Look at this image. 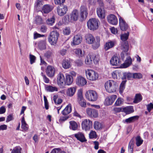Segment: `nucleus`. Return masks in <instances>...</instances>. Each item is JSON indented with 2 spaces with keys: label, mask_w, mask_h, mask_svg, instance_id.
I'll return each instance as SVG.
<instances>
[{
  "label": "nucleus",
  "mask_w": 153,
  "mask_h": 153,
  "mask_svg": "<svg viewBox=\"0 0 153 153\" xmlns=\"http://www.w3.org/2000/svg\"><path fill=\"white\" fill-rule=\"evenodd\" d=\"M86 42L89 44H92V48L94 50L97 49L100 46V39L99 37L95 38L91 34H86L85 36Z\"/></svg>",
  "instance_id": "obj_1"
},
{
  "label": "nucleus",
  "mask_w": 153,
  "mask_h": 153,
  "mask_svg": "<svg viewBox=\"0 0 153 153\" xmlns=\"http://www.w3.org/2000/svg\"><path fill=\"white\" fill-rule=\"evenodd\" d=\"M105 87L106 91L111 93L116 91L118 85L116 82L112 80H109L105 82Z\"/></svg>",
  "instance_id": "obj_2"
},
{
  "label": "nucleus",
  "mask_w": 153,
  "mask_h": 153,
  "mask_svg": "<svg viewBox=\"0 0 153 153\" xmlns=\"http://www.w3.org/2000/svg\"><path fill=\"white\" fill-rule=\"evenodd\" d=\"M100 22L98 19L95 18L90 19L87 22V25L88 28L90 30H94L98 27Z\"/></svg>",
  "instance_id": "obj_3"
},
{
  "label": "nucleus",
  "mask_w": 153,
  "mask_h": 153,
  "mask_svg": "<svg viewBox=\"0 0 153 153\" xmlns=\"http://www.w3.org/2000/svg\"><path fill=\"white\" fill-rule=\"evenodd\" d=\"M85 73L87 79L90 81H95L98 78V74L93 70L87 69L85 70Z\"/></svg>",
  "instance_id": "obj_4"
},
{
  "label": "nucleus",
  "mask_w": 153,
  "mask_h": 153,
  "mask_svg": "<svg viewBox=\"0 0 153 153\" xmlns=\"http://www.w3.org/2000/svg\"><path fill=\"white\" fill-rule=\"evenodd\" d=\"M59 33L56 30L52 31L48 37V41L51 45L55 46L57 43Z\"/></svg>",
  "instance_id": "obj_5"
},
{
  "label": "nucleus",
  "mask_w": 153,
  "mask_h": 153,
  "mask_svg": "<svg viewBox=\"0 0 153 153\" xmlns=\"http://www.w3.org/2000/svg\"><path fill=\"white\" fill-rule=\"evenodd\" d=\"M87 99L90 101H95L98 98L97 94L96 91L93 90H88L85 94Z\"/></svg>",
  "instance_id": "obj_6"
},
{
  "label": "nucleus",
  "mask_w": 153,
  "mask_h": 153,
  "mask_svg": "<svg viewBox=\"0 0 153 153\" xmlns=\"http://www.w3.org/2000/svg\"><path fill=\"white\" fill-rule=\"evenodd\" d=\"M92 122L89 119L84 120L81 123L82 127L83 130L86 131H89L92 127Z\"/></svg>",
  "instance_id": "obj_7"
},
{
  "label": "nucleus",
  "mask_w": 153,
  "mask_h": 153,
  "mask_svg": "<svg viewBox=\"0 0 153 153\" xmlns=\"http://www.w3.org/2000/svg\"><path fill=\"white\" fill-rule=\"evenodd\" d=\"M78 102L82 107H85L86 106V102L83 98L82 92L81 91H78L77 93Z\"/></svg>",
  "instance_id": "obj_8"
},
{
  "label": "nucleus",
  "mask_w": 153,
  "mask_h": 153,
  "mask_svg": "<svg viewBox=\"0 0 153 153\" xmlns=\"http://www.w3.org/2000/svg\"><path fill=\"white\" fill-rule=\"evenodd\" d=\"M65 78L64 75L62 74L59 73L58 76L57 83L61 87H63L65 85Z\"/></svg>",
  "instance_id": "obj_9"
},
{
  "label": "nucleus",
  "mask_w": 153,
  "mask_h": 153,
  "mask_svg": "<svg viewBox=\"0 0 153 153\" xmlns=\"http://www.w3.org/2000/svg\"><path fill=\"white\" fill-rule=\"evenodd\" d=\"M108 22L110 24L113 25H116L117 24L118 21L116 17L114 15L110 14L107 17Z\"/></svg>",
  "instance_id": "obj_10"
},
{
  "label": "nucleus",
  "mask_w": 153,
  "mask_h": 153,
  "mask_svg": "<svg viewBox=\"0 0 153 153\" xmlns=\"http://www.w3.org/2000/svg\"><path fill=\"white\" fill-rule=\"evenodd\" d=\"M57 11L58 15L60 16H62L67 13L68 8L66 5H64L61 7H57Z\"/></svg>",
  "instance_id": "obj_11"
},
{
  "label": "nucleus",
  "mask_w": 153,
  "mask_h": 153,
  "mask_svg": "<svg viewBox=\"0 0 153 153\" xmlns=\"http://www.w3.org/2000/svg\"><path fill=\"white\" fill-rule=\"evenodd\" d=\"M116 98L117 96L116 95H113L106 97L104 102V104L106 105H111Z\"/></svg>",
  "instance_id": "obj_12"
},
{
  "label": "nucleus",
  "mask_w": 153,
  "mask_h": 153,
  "mask_svg": "<svg viewBox=\"0 0 153 153\" xmlns=\"http://www.w3.org/2000/svg\"><path fill=\"white\" fill-rule=\"evenodd\" d=\"M88 115L91 117H97L98 116V112L96 110L90 108H88L86 110Z\"/></svg>",
  "instance_id": "obj_13"
},
{
  "label": "nucleus",
  "mask_w": 153,
  "mask_h": 153,
  "mask_svg": "<svg viewBox=\"0 0 153 153\" xmlns=\"http://www.w3.org/2000/svg\"><path fill=\"white\" fill-rule=\"evenodd\" d=\"M55 72L54 67L52 66L48 65L46 68V73L47 75L49 77H52L54 76Z\"/></svg>",
  "instance_id": "obj_14"
},
{
  "label": "nucleus",
  "mask_w": 153,
  "mask_h": 153,
  "mask_svg": "<svg viewBox=\"0 0 153 153\" xmlns=\"http://www.w3.org/2000/svg\"><path fill=\"white\" fill-rule=\"evenodd\" d=\"M76 82L77 85L80 86H82L86 84L87 81L84 77L81 76H79L77 77Z\"/></svg>",
  "instance_id": "obj_15"
},
{
  "label": "nucleus",
  "mask_w": 153,
  "mask_h": 153,
  "mask_svg": "<svg viewBox=\"0 0 153 153\" xmlns=\"http://www.w3.org/2000/svg\"><path fill=\"white\" fill-rule=\"evenodd\" d=\"M78 17V12L76 10H73L70 14V19L68 20L69 22H72L74 21H76Z\"/></svg>",
  "instance_id": "obj_16"
},
{
  "label": "nucleus",
  "mask_w": 153,
  "mask_h": 153,
  "mask_svg": "<svg viewBox=\"0 0 153 153\" xmlns=\"http://www.w3.org/2000/svg\"><path fill=\"white\" fill-rule=\"evenodd\" d=\"M110 63L112 65H120L121 64L119 58L116 55H114L111 58L110 60Z\"/></svg>",
  "instance_id": "obj_17"
},
{
  "label": "nucleus",
  "mask_w": 153,
  "mask_h": 153,
  "mask_svg": "<svg viewBox=\"0 0 153 153\" xmlns=\"http://www.w3.org/2000/svg\"><path fill=\"white\" fill-rule=\"evenodd\" d=\"M119 21L121 30L123 31L126 30L128 28L127 24L120 16L119 17Z\"/></svg>",
  "instance_id": "obj_18"
},
{
  "label": "nucleus",
  "mask_w": 153,
  "mask_h": 153,
  "mask_svg": "<svg viewBox=\"0 0 153 153\" xmlns=\"http://www.w3.org/2000/svg\"><path fill=\"white\" fill-rule=\"evenodd\" d=\"M82 41L81 36L79 35H76L73 37L71 44L73 45H78L81 43Z\"/></svg>",
  "instance_id": "obj_19"
},
{
  "label": "nucleus",
  "mask_w": 153,
  "mask_h": 153,
  "mask_svg": "<svg viewBox=\"0 0 153 153\" xmlns=\"http://www.w3.org/2000/svg\"><path fill=\"white\" fill-rule=\"evenodd\" d=\"M53 9L52 5L49 4H45L43 6L42 12L43 13H48L51 11Z\"/></svg>",
  "instance_id": "obj_20"
},
{
  "label": "nucleus",
  "mask_w": 153,
  "mask_h": 153,
  "mask_svg": "<svg viewBox=\"0 0 153 153\" xmlns=\"http://www.w3.org/2000/svg\"><path fill=\"white\" fill-rule=\"evenodd\" d=\"M80 15L82 18H86L88 15L87 8L85 6H82L80 7Z\"/></svg>",
  "instance_id": "obj_21"
},
{
  "label": "nucleus",
  "mask_w": 153,
  "mask_h": 153,
  "mask_svg": "<svg viewBox=\"0 0 153 153\" xmlns=\"http://www.w3.org/2000/svg\"><path fill=\"white\" fill-rule=\"evenodd\" d=\"M132 63V59L130 57H128L126 60L125 62L120 65L122 68H126L129 67Z\"/></svg>",
  "instance_id": "obj_22"
},
{
  "label": "nucleus",
  "mask_w": 153,
  "mask_h": 153,
  "mask_svg": "<svg viewBox=\"0 0 153 153\" xmlns=\"http://www.w3.org/2000/svg\"><path fill=\"white\" fill-rule=\"evenodd\" d=\"M74 136L78 140L82 142H84L87 141L83 134L81 132H79L75 134Z\"/></svg>",
  "instance_id": "obj_23"
},
{
  "label": "nucleus",
  "mask_w": 153,
  "mask_h": 153,
  "mask_svg": "<svg viewBox=\"0 0 153 153\" xmlns=\"http://www.w3.org/2000/svg\"><path fill=\"white\" fill-rule=\"evenodd\" d=\"M73 52L77 57L79 58H82L84 56V53L80 48L75 49L73 50Z\"/></svg>",
  "instance_id": "obj_24"
},
{
  "label": "nucleus",
  "mask_w": 153,
  "mask_h": 153,
  "mask_svg": "<svg viewBox=\"0 0 153 153\" xmlns=\"http://www.w3.org/2000/svg\"><path fill=\"white\" fill-rule=\"evenodd\" d=\"M97 12L98 16L101 19L105 17V10L103 8L99 7L97 9Z\"/></svg>",
  "instance_id": "obj_25"
},
{
  "label": "nucleus",
  "mask_w": 153,
  "mask_h": 153,
  "mask_svg": "<svg viewBox=\"0 0 153 153\" xmlns=\"http://www.w3.org/2000/svg\"><path fill=\"white\" fill-rule=\"evenodd\" d=\"M76 90L75 87H71L67 89L66 94L69 97L73 96Z\"/></svg>",
  "instance_id": "obj_26"
},
{
  "label": "nucleus",
  "mask_w": 153,
  "mask_h": 153,
  "mask_svg": "<svg viewBox=\"0 0 153 153\" xmlns=\"http://www.w3.org/2000/svg\"><path fill=\"white\" fill-rule=\"evenodd\" d=\"M46 39L41 40L38 42V46L41 50H44L46 48Z\"/></svg>",
  "instance_id": "obj_27"
},
{
  "label": "nucleus",
  "mask_w": 153,
  "mask_h": 153,
  "mask_svg": "<svg viewBox=\"0 0 153 153\" xmlns=\"http://www.w3.org/2000/svg\"><path fill=\"white\" fill-rule=\"evenodd\" d=\"M71 111V104H68L62 111V113L64 115H66L69 114Z\"/></svg>",
  "instance_id": "obj_28"
},
{
  "label": "nucleus",
  "mask_w": 153,
  "mask_h": 153,
  "mask_svg": "<svg viewBox=\"0 0 153 153\" xmlns=\"http://www.w3.org/2000/svg\"><path fill=\"white\" fill-rule=\"evenodd\" d=\"M65 78V84H66L68 85H71L73 82V77L71 76L70 74H66Z\"/></svg>",
  "instance_id": "obj_29"
},
{
  "label": "nucleus",
  "mask_w": 153,
  "mask_h": 153,
  "mask_svg": "<svg viewBox=\"0 0 153 153\" xmlns=\"http://www.w3.org/2000/svg\"><path fill=\"white\" fill-rule=\"evenodd\" d=\"M122 49L125 53H127L129 49V45L127 42H123L122 44Z\"/></svg>",
  "instance_id": "obj_30"
},
{
  "label": "nucleus",
  "mask_w": 153,
  "mask_h": 153,
  "mask_svg": "<svg viewBox=\"0 0 153 153\" xmlns=\"http://www.w3.org/2000/svg\"><path fill=\"white\" fill-rule=\"evenodd\" d=\"M139 118L138 116H135L129 117L125 120V121L127 123H133L137 120Z\"/></svg>",
  "instance_id": "obj_31"
},
{
  "label": "nucleus",
  "mask_w": 153,
  "mask_h": 153,
  "mask_svg": "<svg viewBox=\"0 0 153 153\" xmlns=\"http://www.w3.org/2000/svg\"><path fill=\"white\" fill-rule=\"evenodd\" d=\"M46 91L49 92H53L58 91V88L55 87L51 85H47L45 87Z\"/></svg>",
  "instance_id": "obj_32"
},
{
  "label": "nucleus",
  "mask_w": 153,
  "mask_h": 153,
  "mask_svg": "<svg viewBox=\"0 0 153 153\" xmlns=\"http://www.w3.org/2000/svg\"><path fill=\"white\" fill-rule=\"evenodd\" d=\"M69 128L73 130H76L78 128V125L76 122L74 121H71L69 122Z\"/></svg>",
  "instance_id": "obj_33"
},
{
  "label": "nucleus",
  "mask_w": 153,
  "mask_h": 153,
  "mask_svg": "<svg viewBox=\"0 0 153 153\" xmlns=\"http://www.w3.org/2000/svg\"><path fill=\"white\" fill-rule=\"evenodd\" d=\"M62 67L65 69L69 68L71 66L70 62L68 59L64 60L62 63Z\"/></svg>",
  "instance_id": "obj_34"
},
{
  "label": "nucleus",
  "mask_w": 153,
  "mask_h": 153,
  "mask_svg": "<svg viewBox=\"0 0 153 153\" xmlns=\"http://www.w3.org/2000/svg\"><path fill=\"white\" fill-rule=\"evenodd\" d=\"M114 43L111 41L106 43L104 45V48L105 51H107L109 49L113 48L114 45Z\"/></svg>",
  "instance_id": "obj_35"
},
{
  "label": "nucleus",
  "mask_w": 153,
  "mask_h": 153,
  "mask_svg": "<svg viewBox=\"0 0 153 153\" xmlns=\"http://www.w3.org/2000/svg\"><path fill=\"white\" fill-rule=\"evenodd\" d=\"M22 125L21 128L23 129L22 131H26L28 129L27 125L26 123L24 117H22L21 120Z\"/></svg>",
  "instance_id": "obj_36"
},
{
  "label": "nucleus",
  "mask_w": 153,
  "mask_h": 153,
  "mask_svg": "<svg viewBox=\"0 0 153 153\" xmlns=\"http://www.w3.org/2000/svg\"><path fill=\"white\" fill-rule=\"evenodd\" d=\"M91 55L89 56H87L85 59V64L88 66L91 65L93 63L92 60Z\"/></svg>",
  "instance_id": "obj_37"
},
{
  "label": "nucleus",
  "mask_w": 153,
  "mask_h": 153,
  "mask_svg": "<svg viewBox=\"0 0 153 153\" xmlns=\"http://www.w3.org/2000/svg\"><path fill=\"white\" fill-rule=\"evenodd\" d=\"M142 97L140 94H136L135 95L133 102L135 103H137L142 100Z\"/></svg>",
  "instance_id": "obj_38"
},
{
  "label": "nucleus",
  "mask_w": 153,
  "mask_h": 153,
  "mask_svg": "<svg viewBox=\"0 0 153 153\" xmlns=\"http://www.w3.org/2000/svg\"><path fill=\"white\" fill-rule=\"evenodd\" d=\"M103 127L102 124L97 121H95L94 123V127L96 130L101 129Z\"/></svg>",
  "instance_id": "obj_39"
},
{
  "label": "nucleus",
  "mask_w": 153,
  "mask_h": 153,
  "mask_svg": "<svg viewBox=\"0 0 153 153\" xmlns=\"http://www.w3.org/2000/svg\"><path fill=\"white\" fill-rule=\"evenodd\" d=\"M91 56L93 62L95 64H97L98 63L99 60V55L98 54H93L91 55Z\"/></svg>",
  "instance_id": "obj_40"
},
{
  "label": "nucleus",
  "mask_w": 153,
  "mask_h": 153,
  "mask_svg": "<svg viewBox=\"0 0 153 153\" xmlns=\"http://www.w3.org/2000/svg\"><path fill=\"white\" fill-rule=\"evenodd\" d=\"M123 110L126 114H127L132 113L134 111L133 108L131 106L124 108H123Z\"/></svg>",
  "instance_id": "obj_41"
},
{
  "label": "nucleus",
  "mask_w": 153,
  "mask_h": 153,
  "mask_svg": "<svg viewBox=\"0 0 153 153\" xmlns=\"http://www.w3.org/2000/svg\"><path fill=\"white\" fill-rule=\"evenodd\" d=\"M11 153H22V148L19 146H16L12 150Z\"/></svg>",
  "instance_id": "obj_42"
},
{
  "label": "nucleus",
  "mask_w": 153,
  "mask_h": 153,
  "mask_svg": "<svg viewBox=\"0 0 153 153\" xmlns=\"http://www.w3.org/2000/svg\"><path fill=\"white\" fill-rule=\"evenodd\" d=\"M126 80L123 81L120 84L119 92L120 94H122L125 88V84L126 82Z\"/></svg>",
  "instance_id": "obj_43"
},
{
  "label": "nucleus",
  "mask_w": 153,
  "mask_h": 153,
  "mask_svg": "<svg viewBox=\"0 0 153 153\" xmlns=\"http://www.w3.org/2000/svg\"><path fill=\"white\" fill-rule=\"evenodd\" d=\"M35 23L38 25H41L43 23L42 19L39 16H37L35 17Z\"/></svg>",
  "instance_id": "obj_44"
},
{
  "label": "nucleus",
  "mask_w": 153,
  "mask_h": 153,
  "mask_svg": "<svg viewBox=\"0 0 153 153\" xmlns=\"http://www.w3.org/2000/svg\"><path fill=\"white\" fill-rule=\"evenodd\" d=\"M123 77L125 79H130L133 78V74L130 73H125L123 74Z\"/></svg>",
  "instance_id": "obj_45"
},
{
  "label": "nucleus",
  "mask_w": 153,
  "mask_h": 153,
  "mask_svg": "<svg viewBox=\"0 0 153 153\" xmlns=\"http://www.w3.org/2000/svg\"><path fill=\"white\" fill-rule=\"evenodd\" d=\"M136 144L137 146H140L142 143L143 140L141 139L139 136H137L136 137Z\"/></svg>",
  "instance_id": "obj_46"
},
{
  "label": "nucleus",
  "mask_w": 153,
  "mask_h": 153,
  "mask_svg": "<svg viewBox=\"0 0 153 153\" xmlns=\"http://www.w3.org/2000/svg\"><path fill=\"white\" fill-rule=\"evenodd\" d=\"M123 100L121 98H119L117 100L115 103V105L117 106L121 105L123 103Z\"/></svg>",
  "instance_id": "obj_47"
},
{
  "label": "nucleus",
  "mask_w": 153,
  "mask_h": 153,
  "mask_svg": "<svg viewBox=\"0 0 153 153\" xmlns=\"http://www.w3.org/2000/svg\"><path fill=\"white\" fill-rule=\"evenodd\" d=\"M90 139H96L97 138V135L96 132L94 131H91L89 134Z\"/></svg>",
  "instance_id": "obj_48"
},
{
  "label": "nucleus",
  "mask_w": 153,
  "mask_h": 153,
  "mask_svg": "<svg viewBox=\"0 0 153 153\" xmlns=\"http://www.w3.org/2000/svg\"><path fill=\"white\" fill-rule=\"evenodd\" d=\"M55 19L53 16L52 17L49 18L46 21V23L47 24L52 25L53 24L54 22Z\"/></svg>",
  "instance_id": "obj_49"
},
{
  "label": "nucleus",
  "mask_w": 153,
  "mask_h": 153,
  "mask_svg": "<svg viewBox=\"0 0 153 153\" xmlns=\"http://www.w3.org/2000/svg\"><path fill=\"white\" fill-rule=\"evenodd\" d=\"M129 33H125L124 34H123L121 36V39L122 41L123 42H126Z\"/></svg>",
  "instance_id": "obj_50"
},
{
  "label": "nucleus",
  "mask_w": 153,
  "mask_h": 153,
  "mask_svg": "<svg viewBox=\"0 0 153 153\" xmlns=\"http://www.w3.org/2000/svg\"><path fill=\"white\" fill-rule=\"evenodd\" d=\"M29 58L31 64H32L35 62L36 58L34 55L31 54H30Z\"/></svg>",
  "instance_id": "obj_51"
},
{
  "label": "nucleus",
  "mask_w": 153,
  "mask_h": 153,
  "mask_svg": "<svg viewBox=\"0 0 153 153\" xmlns=\"http://www.w3.org/2000/svg\"><path fill=\"white\" fill-rule=\"evenodd\" d=\"M63 33L65 35H68L71 33L70 29L69 28L66 27H65L63 30Z\"/></svg>",
  "instance_id": "obj_52"
},
{
  "label": "nucleus",
  "mask_w": 153,
  "mask_h": 153,
  "mask_svg": "<svg viewBox=\"0 0 153 153\" xmlns=\"http://www.w3.org/2000/svg\"><path fill=\"white\" fill-rule=\"evenodd\" d=\"M65 0H54L56 4L61 5L65 2Z\"/></svg>",
  "instance_id": "obj_53"
},
{
  "label": "nucleus",
  "mask_w": 153,
  "mask_h": 153,
  "mask_svg": "<svg viewBox=\"0 0 153 153\" xmlns=\"http://www.w3.org/2000/svg\"><path fill=\"white\" fill-rule=\"evenodd\" d=\"M134 78L140 79L142 77V75L140 73H135L133 74Z\"/></svg>",
  "instance_id": "obj_54"
},
{
  "label": "nucleus",
  "mask_w": 153,
  "mask_h": 153,
  "mask_svg": "<svg viewBox=\"0 0 153 153\" xmlns=\"http://www.w3.org/2000/svg\"><path fill=\"white\" fill-rule=\"evenodd\" d=\"M43 4L42 0H37L36 3V7L39 8Z\"/></svg>",
  "instance_id": "obj_55"
},
{
  "label": "nucleus",
  "mask_w": 153,
  "mask_h": 153,
  "mask_svg": "<svg viewBox=\"0 0 153 153\" xmlns=\"http://www.w3.org/2000/svg\"><path fill=\"white\" fill-rule=\"evenodd\" d=\"M133 142L131 141L128 145V151L132 153L133 151V145L132 144Z\"/></svg>",
  "instance_id": "obj_56"
},
{
  "label": "nucleus",
  "mask_w": 153,
  "mask_h": 153,
  "mask_svg": "<svg viewBox=\"0 0 153 153\" xmlns=\"http://www.w3.org/2000/svg\"><path fill=\"white\" fill-rule=\"evenodd\" d=\"M107 2L109 4L110 7L111 9H113L114 8V4L113 2L111 0H106Z\"/></svg>",
  "instance_id": "obj_57"
},
{
  "label": "nucleus",
  "mask_w": 153,
  "mask_h": 153,
  "mask_svg": "<svg viewBox=\"0 0 153 153\" xmlns=\"http://www.w3.org/2000/svg\"><path fill=\"white\" fill-rule=\"evenodd\" d=\"M41 75L43 77L45 82L46 83H48L49 82V79L45 75H44L42 72Z\"/></svg>",
  "instance_id": "obj_58"
},
{
  "label": "nucleus",
  "mask_w": 153,
  "mask_h": 153,
  "mask_svg": "<svg viewBox=\"0 0 153 153\" xmlns=\"http://www.w3.org/2000/svg\"><path fill=\"white\" fill-rule=\"evenodd\" d=\"M13 119V116L12 114H10L7 117L6 122H8L12 120Z\"/></svg>",
  "instance_id": "obj_59"
},
{
  "label": "nucleus",
  "mask_w": 153,
  "mask_h": 153,
  "mask_svg": "<svg viewBox=\"0 0 153 153\" xmlns=\"http://www.w3.org/2000/svg\"><path fill=\"white\" fill-rule=\"evenodd\" d=\"M47 28V27L45 25H42L41 26L40 29L41 31L43 33L46 32Z\"/></svg>",
  "instance_id": "obj_60"
},
{
  "label": "nucleus",
  "mask_w": 153,
  "mask_h": 153,
  "mask_svg": "<svg viewBox=\"0 0 153 153\" xmlns=\"http://www.w3.org/2000/svg\"><path fill=\"white\" fill-rule=\"evenodd\" d=\"M76 64L78 66L82 65L83 62L82 61L81 59L76 60L75 62Z\"/></svg>",
  "instance_id": "obj_61"
},
{
  "label": "nucleus",
  "mask_w": 153,
  "mask_h": 153,
  "mask_svg": "<svg viewBox=\"0 0 153 153\" xmlns=\"http://www.w3.org/2000/svg\"><path fill=\"white\" fill-rule=\"evenodd\" d=\"M67 52V50L66 49H62L59 51V53L62 56L65 55Z\"/></svg>",
  "instance_id": "obj_62"
},
{
  "label": "nucleus",
  "mask_w": 153,
  "mask_h": 153,
  "mask_svg": "<svg viewBox=\"0 0 153 153\" xmlns=\"http://www.w3.org/2000/svg\"><path fill=\"white\" fill-rule=\"evenodd\" d=\"M147 108L149 112H150L152 109H153V104L151 103H150L147 105Z\"/></svg>",
  "instance_id": "obj_63"
},
{
  "label": "nucleus",
  "mask_w": 153,
  "mask_h": 153,
  "mask_svg": "<svg viewBox=\"0 0 153 153\" xmlns=\"http://www.w3.org/2000/svg\"><path fill=\"white\" fill-rule=\"evenodd\" d=\"M60 151V149L59 148L53 149L51 152V153H58Z\"/></svg>",
  "instance_id": "obj_64"
}]
</instances>
